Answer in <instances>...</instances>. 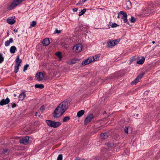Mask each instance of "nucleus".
<instances>
[{"label": "nucleus", "instance_id": "38", "mask_svg": "<svg viewBox=\"0 0 160 160\" xmlns=\"http://www.w3.org/2000/svg\"><path fill=\"white\" fill-rule=\"evenodd\" d=\"M61 30H58L57 29H56L55 30V31L54 32V33L56 34V33H58L59 34L61 32Z\"/></svg>", "mask_w": 160, "mask_h": 160}, {"label": "nucleus", "instance_id": "37", "mask_svg": "<svg viewBox=\"0 0 160 160\" xmlns=\"http://www.w3.org/2000/svg\"><path fill=\"white\" fill-rule=\"evenodd\" d=\"M29 67V65L28 64H26L25 65L23 68V71H25V70H27V69Z\"/></svg>", "mask_w": 160, "mask_h": 160}, {"label": "nucleus", "instance_id": "44", "mask_svg": "<svg viewBox=\"0 0 160 160\" xmlns=\"http://www.w3.org/2000/svg\"><path fill=\"white\" fill-rule=\"evenodd\" d=\"M78 9V8H73V11L74 12H76Z\"/></svg>", "mask_w": 160, "mask_h": 160}, {"label": "nucleus", "instance_id": "34", "mask_svg": "<svg viewBox=\"0 0 160 160\" xmlns=\"http://www.w3.org/2000/svg\"><path fill=\"white\" fill-rule=\"evenodd\" d=\"M4 60V58L2 56V54H0V63L2 62Z\"/></svg>", "mask_w": 160, "mask_h": 160}, {"label": "nucleus", "instance_id": "35", "mask_svg": "<svg viewBox=\"0 0 160 160\" xmlns=\"http://www.w3.org/2000/svg\"><path fill=\"white\" fill-rule=\"evenodd\" d=\"M62 154H60L58 155L57 160H62Z\"/></svg>", "mask_w": 160, "mask_h": 160}, {"label": "nucleus", "instance_id": "28", "mask_svg": "<svg viewBox=\"0 0 160 160\" xmlns=\"http://www.w3.org/2000/svg\"><path fill=\"white\" fill-rule=\"evenodd\" d=\"M86 11V9L84 8L79 13V16H81L83 15Z\"/></svg>", "mask_w": 160, "mask_h": 160}, {"label": "nucleus", "instance_id": "4", "mask_svg": "<svg viewBox=\"0 0 160 160\" xmlns=\"http://www.w3.org/2000/svg\"><path fill=\"white\" fill-rule=\"evenodd\" d=\"M144 75V73H141L131 83V84L132 85L134 84L136 85L138 82L143 77V76Z\"/></svg>", "mask_w": 160, "mask_h": 160}, {"label": "nucleus", "instance_id": "17", "mask_svg": "<svg viewBox=\"0 0 160 160\" xmlns=\"http://www.w3.org/2000/svg\"><path fill=\"white\" fill-rule=\"evenodd\" d=\"M13 42V39L12 38L9 39V40H7L5 42V45L6 47L9 46L10 43Z\"/></svg>", "mask_w": 160, "mask_h": 160}, {"label": "nucleus", "instance_id": "56", "mask_svg": "<svg viewBox=\"0 0 160 160\" xmlns=\"http://www.w3.org/2000/svg\"><path fill=\"white\" fill-rule=\"evenodd\" d=\"M104 113H106V111L104 112Z\"/></svg>", "mask_w": 160, "mask_h": 160}, {"label": "nucleus", "instance_id": "16", "mask_svg": "<svg viewBox=\"0 0 160 160\" xmlns=\"http://www.w3.org/2000/svg\"><path fill=\"white\" fill-rule=\"evenodd\" d=\"M7 22L11 25L14 24L16 22L15 20L12 18V17L11 18H8L7 20Z\"/></svg>", "mask_w": 160, "mask_h": 160}, {"label": "nucleus", "instance_id": "54", "mask_svg": "<svg viewBox=\"0 0 160 160\" xmlns=\"http://www.w3.org/2000/svg\"><path fill=\"white\" fill-rule=\"evenodd\" d=\"M7 33H8V34L9 33V31H8V32H7Z\"/></svg>", "mask_w": 160, "mask_h": 160}, {"label": "nucleus", "instance_id": "22", "mask_svg": "<svg viewBox=\"0 0 160 160\" xmlns=\"http://www.w3.org/2000/svg\"><path fill=\"white\" fill-rule=\"evenodd\" d=\"M145 58L143 57H142V58L140 59L139 60H138L137 63L138 64L141 65L143 63L144 61H145Z\"/></svg>", "mask_w": 160, "mask_h": 160}, {"label": "nucleus", "instance_id": "24", "mask_svg": "<svg viewBox=\"0 0 160 160\" xmlns=\"http://www.w3.org/2000/svg\"><path fill=\"white\" fill-rule=\"evenodd\" d=\"M35 87L36 88L42 89L44 88V86L42 84H36L35 85Z\"/></svg>", "mask_w": 160, "mask_h": 160}, {"label": "nucleus", "instance_id": "3", "mask_svg": "<svg viewBox=\"0 0 160 160\" xmlns=\"http://www.w3.org/2000/svg\"><path fill=\"white\" fill-rule=\"evenodd\" d=\"M119 14H121V17H122V19L123 20L124 22L129 24V22L128 21L127 13L123 11H120L119 12Z\"/></svg>", "mask_w": 160, "mask_h": 160}, {"label": "nucleus", "instance_id": "20", "mask_svg": "<svg viewBox=\"0 0 160 160\" xmlns=\"http://www.w3.org/2000/svg\"><path fill=\"white\" fill-rule=\"evenodd\" d=\"M17 50L16 48L14 46L11 47L10 49V52L11 53H14Z\"/></svg>", "mask_w": 160, "mask_h": 160}, {"label": "nucleus", "instance_id": "47", "mask_svg": "<svg viewBox=\"0 0 160 160\" xmlns=\"http://www.w3.org/2000/svg\"><path fill=\"white\" fill-rule=\"evenodd\" d=\"M13 31H14V32H17L18 31V30H17V29H14V30H13Z\"/></svg>", "mask_w": 160, "mask_h": 160}, {"label": "nucleus", "instance_id": "1", "mask_svg": "<svg viewBox=\"0 0 160 160\" xmlns=\"http://www.w3.org/2000/svg\"><path fill=\"white\" fill-rule=\"evenodd\" d=\"M68 103L67 101H63L61 102L56 108L54 112L53 116L58 118L61 116L68 109Z\"/></svg>", "mask_w": 160, "mask_h": 160}, {"label": "nucleus", "instance_id": "10", "mask_svg": "<svg viewBox=\"0 0 160 160\" xmlns=\"http://www.w3.org/2000/svg\"><path fill=\"white\" fill-rule=\"evenodd\" d=\"M29 138V137H25L24 138L21 139L19 141V142L21 143H22L25 145H27L28 143Z\"/></svg>", "mask_w": 160, "mask_h": 160}, {"label": "nucleus", "instance_id": "46", "mask_svg": "<svg viewBox=\"0 0 160 160\" xmlns=\"http://www.w3.org/2000/svg\"><path fill=\"white\" fill-rule=\"evenodd\" d=\"M106 149L105 148H103V149H102V152H104V151H106Z\"/></svg>", "mask_w": 160, "mask_h": 160}, {"label": "nucleus", "instance_id": "42", "mask_svg": "<svg viewBox=\"0 0 160 160\" xmlns=\"http://www.w3.org/2000/svg\"><path fill=\"white\" fill-rule=\"evenodd\" d=\"M114 41H115V42L116 43H117V44L118 42H120V39H116Z\"/></svg>", "mask_w": 160, "mask_h": 160}, {"label": "nucleus", "instance_id": "39", "mask_svg": "<svg viewBox=\"0 0 160 160\" xmlns=\"http://www.w3.org/2000/svg\"><path fill=\"white\" fill-rule=\"evenodd\" d=\"M128 128L127 127H125V128H124V131L126 133H128Z\"/></svg>", "mask_w": 160, "mask_h": 160}, {"label": "nucleus", "instance_id": "21", "mask_svg": "<svg viewBox=\"0 0 160 160\" xmlns=\"http://www.w3.org/2000/svg\"><path fill=\"white\" fill-rule=\"evenodd\" d=\"M85 111L83 110H81L78 112L77 114V116L78 117H80L84 113Z\"/></svg>", "mask_w": 160, "mask_h": 160}, {"label": "nucleus", "instance_id": "33", "mask_svg": "<svg viewBox=\"0 0 160 160\" xmlns=\"http://www.w3.org/2000/svg\"><path fill=\"white\" fill-rule=\"evenodd\" d=\"M37 23L35 21H33L30 25V26L32 27H35Z\"/></svg>", "mask_w": 160, "mask_h": 160}, {"label": "nucleus", "instance_id": "50", "mask_svg": "<svg viewBox=\"0 0 160 160\" xmlns=\"http://www.w3.org/2000/svg\"><path fill=\"white\" fill-rule=\"evenodd\" d=\"M155 43V41H153L152 42V43L153 44H154Z\"/></svg>", "mask_w": 160, "mask_h": 160}, {"label": "nucleus", "instance_id": "13", "mask_svg": "<svg viewBox=\"0 0 160 160\" xmlns=\"http://www.w3.org/2000/svg\"><path fill=\"white\" fill-rule=\"evenodd\" d=\"M50 43L49 39L47 38L44 39L42 42V44L44 46H47Z\"/></svg>", "mask_w": 160, "mask_h": 160}, {"label": "nucleus", "instance_id": "45", "mask_svg": "<svg viewBox=\"0 0 160 160\" xmlns=\"http://www.w3.org/2000/svg\"><path fill=\"white\" fill-rule=\"evenodd\" d=\"M120 16H121V14H119V12L118 13V15L117 16V18H120Z\"/></svg>", "mask_w": 160, "mask_h": 160}, {"label": "nucleus", "instance_id": "55", "mask_svg": "<svg viewBox=\"0 0 160 160\" xmlns=\"http://www.w3.org/2000/svg\"><path fill=\"white\" fill-rule=\"evenodd\" d=\"M104 113H106V111L104 112Z\"/></svg>", "mask_w": 160, "mask_h": 160}, {"label": "nucleus", "instance_id": "18", "mask_svg": "<svg viewBox=\"0 0 160 160\" xmlns=\"http://www.w3.org/2000/svg\"><path fill=\"white\" fill-rule=\"evenodd\" d=\"M78 59H72L67 62V63L69 65H72L76 63Z\"/></svg>", "mask_w": 160, "mask_h": 160}, {"label": "nucleus", "instance_id": "53", "mask_svg": "<svg viewBox=\"0 0 160 160\" xmlns=\"http://www.w3.org/2000/svg\"><path fill=\"white\" fill-rule=\"evenodd\" d=\"M16 94H14V97H16Z\"/></svg>", "mask_w": 160, "mask_h": 160}, {"label": "nucleus", "instance_id": "26", "mask_svg": "<svg viewBox=\"0 0 160 160\" xmlns=\"http://www.w3.org/2000/svg\"><path fill=\"white\" fill-rule=\"evenodd\" d=\"M126 6L128 9H129L131 7V4L130 1H128L126 3Z\"/></svg>", "mask_w": 160, "mask_h": 160}, {"label": "nucleus", "instance_id": "15", "mask_svg": "<svg viewBox=\"0 0 160 160\" xmlns=\"http://www.w3.org/2000/svg\"><path fill=\"white\" fill-rule=\"evenodd\" d=\"M19 55L18 56L16 59V63L15 65L20 66V63L22 62V59H19Z\"/></svg>", "mask_w": 160, "mask_h": 160}, {"label": "nucleus", "instance_id": "29", "mask_svg": "<svg viewBox=\"0 0 160 160\" xmlns=\"http://www.w3.org/2000/svg\"><path fill=\"white\" fill-rule=\"evenodd\" d=\"M20 66L15 65L14 72L17 73L18 71Z\"/></svg>", "mask_w": 160, "mask_h": 160}, {"label": "nucleus", "instance_id": "14", "mask_svg": "<svg viewBox=\"0 0 160 160\" xmlns=\"http://www.w3.org/2000/svg\"><path fill=\"white\" fill-rule=\"evenodd\" d=\"M119 144V142L117 143H110L108 144L107 146L108 148H114L115 147H117V146H118V145Z\"/></svg>", "mask_w": 160, "mask_h": 160}, {"label": "nucleus", "instance_id": "9", "mask_svg": "<svg viewBox=\"0 0 160 160\" xmlns=\"http://www.w3.org/2000/svg\"><path fill=\"white\" fill-rule=\"evenodd\" d=\"M36 77L37 78L38 81H42L44 77L43 73L42 72H40L38 73H37Z\"/></svg>", "mask_w": 160, "mask_h": 160}, {"label": "nucleus", "instance_id": "31", "mask_svg": "<svg viewBox=\"0 0 160 160\" xmlns=\"http://www.w3.org/2000/svg\"><path fill=\"white\" fill-rule=\"evenodd\" d=\"M92 58L93 61H97L98 60L99 57L98 56L96 55L95 56H93Z\"/></svg>", "mask_w": 160, "mask_h": 160}, {"label": "nucleus", "instance_id": "19", "mask_svg": "<svg viewBox=\"0 0 160 160\" xmlns=\"http://www.w3.org/2000/svg\"><path fill=\"white\" fill-rule=\"evenodd\" d=\"M26 95L24 92H22L19 95V98L20 100H22L25 98Z\"/></svg>", "mask_w": 160, "mask_h": 160}, {"label": "nucleus", "instance_id": "8", "mask_svg": "<svg viewBox=\"0 0 160 160\" xmlns=\"http://www.w3.org/2000/svg\"><path fill=\"white\" fill-rule=\"evenodd\" d=\"M10 101V99L8 98H6V99H2L0 101V105L3 106L4 105H6L8 104Z\"/></svg>", "mask_w": 160, "mask_h": 160}, {"label": "nucleus", "instance_id": "11", "mask_svg": "<svg viewBox=\"0 0 160 160\" xmlns=\"http://www.w3.org/2000/svg\"><path fill=\"white\" fill-rule=\"evenodd\" d=\"M93 62L92 59V58H88V59H86L83 61L82 63V65H85L89 64Z\"/></svg>", "mask_w": 160, "mask_h": 160}, {"label": "nucleus", "instance_id": "36", "mask_svg": "<svg viewBox=\"0 0 160 160\" xmlns=\"http://www.w3.org/2000/svg\"><path fill=\"white\" fill-rule=\"evenodd\" d=\"M39 109L41 112H42L45 109V108L44 105H43L42 106L40 107Z\"/></svg>", "mask_w": 160, "mask_h": 160}, {"label": "nucleus", "instance_id": "5", "mask_svg": "<svg viewBox=\"0 0 160 160\" xmlns=\"http://www.w3.org/2000/svg\"><path fill=\"white\" fill-rule=\"evenodd\" d=\"M73 49L76 52H80L81 51L82 49V44H77L73 47Z\"/></svg>", "mask_w": 160, "mask_h": 160}, {"label": "nucleus", "instance_id": "49", "mask_svg": "<svg viewBox=\"0 0 160 160\" xmlns=\"http://www.w3.org/2000/svg\"><path fill=\"white\" fill-rule=\"evenodd\" d=\"M35 113H36V115H36V116H37V114H38V112H35Z\"/></svg>", "mask_w": 160, "mask_h": 160}, {"label": "nucleus", "instance_id": "51", "mask_svg": "<svg viewBox=\"0 0 160 160\" xmlns=\"http://www.w3.org/2000/svg\"><path fill=\"white\" fill-rule=\"evenodd\" d=\"M86 1V0H84V1H83V2H84Z\"/></svg>", "mask_w": 160, "mask_h": 160}, {"label": "nucleus", "instance_id": "43", "mask_svg": "<svg viewBox=\"0 0 160 160\" xmlns=\"http://www.w3.org/2000/svg\"><path fill=\"white\" fill-rule=\"evenodd\" d=\"M135 59V58L132 57V58H131L130 60V62H132Z\"/></svg>", "mask_w": 160, "mask_h": 160}, {"label": "nucleus", "instance_id": "23", "mask_svg": "<svg viewBox=\"0 0 160 160\" xmlns=\"http://www.w3.org/2000/svg\"><path fill=\"white\" fill-rule=\"evenodd\" d=\"M100 137L101 139H104L107 138L108 135L105 133H102L100 134Z\"/></svg>", "mask_w": 160, "mask_h": 160}, {"label": "nucleus", "instance_id": "27", "mask_svg": "<svg viewBox=\"0 0 160 160\" xmlns=\"http://www.w3.org/2000/svg\"><path fill=\"white\" fill-rule=\"evenodd\" d=\"M70 119V117L69 116H66L64 118L62 119V122H65L69 120Z\"/></svg>", "mask_w": 160, "mask_h": 160}, {"label": "nucleus", "instance_id": "48", "mask_svg": "<svg viewBox=\"0 0 160 160\" xmlns=\"http://www.w3.org/2000/svg\"><path fill=\"white\" fill-rule=\"evenodd\" d=\"M3 159V157H0V159Z\"/></svg>", "mask_w": 160, "mask_h": 160}, {"label": "nucleus", "instance_id": "32", "mask_svg": "<svg viewBox=\"0 0 160 160\" xmlns=\"http://www.w3.org/2000/svg\"><path fill=\"white\" fill-rule=\"evenodd\" d=\"M130 22L132 23H134L136 21V19L135 18L132 16H131L130 19Z\"/></svg>", "mask_w": 160, "mask_h": 160}, {"label": "nucleus", "instance_id": "30", "mask_svg": "<svg viewBox=\"0 0 160 160\" xmlns=\"http://www.w3.org/2000/svg\"><path fill=\"white\" fill-rule=\"evenodd\" d=\"M55 55L57 56L59 58H62V55H61V53L60 52H57L56 54Z\"/></svg>", "mask_w": 160, "mask_h": 160}, {"label": "nucleus", "instance_id": "2", "mask_svg": "<svg viewBox=\"0 0 160 160\" xmlns=\"http://www.w3.org/2000/svg\"><path fill=\"white\" fill-rule=\"evenodd\" d=\"M46 122L48 126L53 128L58 127L61 124L59 122H55L51 120H46Z\"/></svg>", "mask_w": 160, "mask_h": 160}, {"label": "nucleus", "instance_id": "40", "mask_svg": "<svg viewBox=\"0 0 160 160\" xmlns=\"http://www.w3.org/2000/svg\"><path fill=\"white\" fill-rule=\"evenodd\" d=\"M17 104L15 103H12L11 105L12 108H14L16 106Z\"/></svg>", "mask_w": 160, "mask_h": 160}, {"label": "nucleus", "instance_id": "57", "mask_svg": "<svg viewBox=\"0 0 160 160\" xmlns=\"http://www.w3.org/2000/svg\"><path fill=\"white\" fill-rule=\"evenodd\" d=\"M4 160H5V159H4Z\"/></svg>", "mask_w": 160, "mask_h": 160}, {"label": "nucleus", "instance_id": "52", "mask_svg": "<svg viewBox=\"0 0 160 160\" xmlns=\"http://www.w3.org/2000/svg\"><path fill=\"white\" fill-rule=\"evenodd\" d=\"M138 114H136V116H137V117H138Z\"/></svg>", "mask_w": 160, "mask_h": 160}, {"label": "nucleus", "instance_id": "7", "mask_svg": "<svg viewBox=\"0 0 160 160\" xmlns=\"http://www.w3.org/2000/svg\"><path fill=\"white\" fill-rule=\"evenodd\" d=\"M10 152V150L8 149L0 148V154L1 155H8Z\"/></svg>", "mask_w": 160, "mask_h": 160}, {"label": "nucleus", "instance_id": "25", "mask_svg": "<svg viewBox=\"0 0 160 160\" xmlns=\"http://www.w3.org/2000/svg\"><path fill=\"white\" fill-rule=\"evenodd\" d=\"M109 25L111 26L112 28H115L118 26V25L115 23H112V22H109Z\"/></svg>", "mask_w": 160, "mask_h": 160}, {"label": "nucleus", "instance_id": "6", "mask_svg": "<svg viewBox=\"0 0 160 160\" xmlns=\"http://www.w3.org/2000/svg\"><path fill=\"white\" fill-rule=\"evenodd\" d=\"M93 118V116L92 114L88 115L85 119L84 122L85 125L88 124Z\"/></svg>", "mask_w": 160, "mask_h": 160}, {"label": "nucleus", "instance_id": "41", "mask_svg": "<svg viewBox=\"0 0 160 160\" xmlns=\"http://www.w3.org/2000/svg\"><path fill=\"white\" fill-rule=\"evenodd\" d=\"M77 5L79 6V5H81L82 6V4L81 3V1L80 0L76 4Z\"/></svg>", "mask_w": 160, "mask_h": 160}, {"label": "nucleus", "instance_id": "12", "mask_svg": "<svg viewBox=\"0 0 160 160\" xmlns=\"http://www.w3.org/2000/svg\"><path fill=\"white\" fill-rule=\"evenodd\" d=\"M116 44H117V43H116L115 41L112 40L108 42L107 46L109 48H111L115 46Z\"/></svg>", "mask_w": 160, "mask_h": 160}]
</instances>
